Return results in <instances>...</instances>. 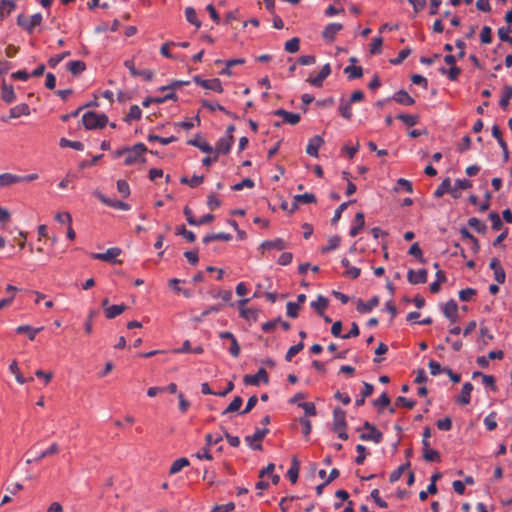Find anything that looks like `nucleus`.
Here are the masks:
<instances>
[{"label": "nucleus", "mask_w": 512, "mask_h": 512, "mask_svg": "<svg viewBox=\"0 0 512 512\" xmlns=\"http://www.w3.org/2000/svg\"><path fill=\"white\" fill-rule=\"evenodd\" d=\"M99 200L109 206V207H113V208H116V209H119V210H122V211H128L130 210V205L123 202V201H120V200H111L107 197H105L104 195H99L98 196Z\"/></svg>", "instance_id": "obj_21"}, {"label": "nucleus", "mask_w": 512, "mask_h": 512, "mask_svg": "<svg viewBox=\"0 0 512 512\" xmlns=\"http://www.w3.org/2000/svg\"><path fill=\"white\" fill-rule=\"evenodd\" d=\"M411 54L410 48H405L401 50L398 54V56L394 59L390 60V63L393 65H399L401 64L409 55Z\"/></svg>", "instance_id": "obj_59"}, {"label": "nucleus", "mask_w": 512, "mask_h": 512, "mask_svg": "<svg viewBox=\"0 0 512 512\" xmlns=\"http://www.w3.org/2000/svg\"><path fill=\"white\" fill-rule=\"evenodd\" d=\"M286 248V243L282 238H276L274 240H266L259 246V250L264 253L266 250H278L281 251Z\"/></svg>", "instance_id": "obj_14"}, {"label": "nucleus", "mask_w": 512, "mask_h": 512, "mask_svg": "<svg viewBox=\"0 0 512 512\" xmlns=\"http://www.w3.org/2000/svg\"><path fill=\"white\" fill-rule=\"evenodd\" d=\"M365 225V216L362 212H358L354 218V225L350 228L349 234L352 237H355L360 233Z\"/></svg>", "instance_id": "obj_23"}, {"label": "nucleus", "mask_w": 512, "mask_h": 512, "mask_svg": "<svg viewBox=\"0 0 512 512\" xmlns=\"http://www.w3.org/2000/svg\"><path fill=\"white\" fill-rule=\"evenodd\" d=\"M127 309V306L125 304L120 305H111L105 308V316L108 319H113L123 313Z\"/></svg>", "instance_id": "obj_25"}, {"label": "nucleus", "mask_w": 512, "mask_h": 512, "mask_svg": "<svg viewBox=\"0 0 512 512\" xmlns=\"http://www.w3.org/2000/svg\"><path fill=\"white\" fill-rule=\"evenodd\" d=\"M243 381L246 385L258 386L260 382L267 384L269 377L267 371L264 368H260L254 375H245Z\"/></svg>", "instance_id": "obj_8"}, {"label": "nucleus", "mask_w": 512, "mask_h": 512, "mask_svg": "<svg viewBox=\"0 0 512 512\" xmlns=\"http://www.w3.org/2000/svg\"><path fill=\"white\" fill-rule=\"evenodd\" d=\"M177 140L176 137L174 136H170V137H161V136H158V135H155V134H150L148 135V141L149 142H154V141H158L160 142L162 145H168L172 142H175Z\"/></svg>", "instance_id": "obj_54"}, {"label": "nucleus", "mask_w": 512, "mask_h": 512, "mask_svg": "<svg viewBox=\"0 0 512 512\" xmlns=\"http://www.w3.org/2000/svg\"><path fill=\"white\" fill-rule=\"evenodd\" d=\"M59 452V446L57 443H52V445L47 449V450H44L42 451L37 457H35L34 459H28L26 462L27 463H31V462H39L41 461L43 458L45 457H48V456H51V455H54V454H57Z\"/></svg>", "instance_id": "obj_27"}, {"label": "nucleus", "mask_w": 512, "mask_h": 512, "mask_svg": "<svg viewBox=\"0 0 512 512\" xmlns=\"http://www.w3.org/2000/svg\"><path fill=\"white\" fill-rule=\"evenodd\" d=\"M142 116V111L138 105H132L129 109L125 117L126 122H131L133 120H139Z\"/></svg>", "instance_id": "obj_47"}, {"label": "nucleus", "mask_w": 512, "mask_h": 512, "mask_svg": "<svg viewBox=\"0 0 512 512\" xmlns=\"http://www.w3.org/2000/svg\"><path fill=\"white\" fill-rule=\"evenodd\" d=\"M122 253V250L118 247H112L107 249L104 253H92L91 257L96 260H101L109 263H114L115 259Z\"/></svg>", "instance_id": "obj_9"}, {"label": "nucleus", "mask_w": 512, "mask_h": 512, "mask_svg": "<svg viewBox=\"0 0 512 512\" xmlns=\"http://www.w3.org/2000/svg\"><path fill=\"white\" fill-rule=\"evenodd\" d=\"M187 144L199 148L204 153L213 152V147L208 142L200 139L199 137L189 140Z\"/></svg>", "instance_id": "obj_29"}, {"label": "nucleus", "mask_w": 512, "mask_h": 512, "mask_svg": "<svg viewBox=\"0 0 512 512\" xmlns=\"http://www.w3.org/2000/svg\"><path fill=\"white\" fill-rule=\"evenodd\" d=\"M410 467V462L407 461L405 464L399 466L396 470H394L391 474H390V477H389V480L391 483H394L396 481H398L403 472L408 468Z\"/></svg>", "instance_id": "obj_51"}, {"label": "nucleus", "mask_w": 512, "mask_h": 512, "mask_svg": "<svg viewBox=\"0 0 512 512\" xmlns=\"http://www.w3.org/2000/svg\"><path fill=\"white\" fill-rule=\"evenodd\" d=\"M327 306L328 300L322 295H319L316 301L311 302V307L321 316Z\"/></svg>", "instance_id": "obj_32"}, {"label": "nucleus", "mask_w": 512, "mask_h": 512, "mask_svg": "<svg viewBox=\"0 0 512 512\" xmlns=\"http://www.w3.org/2000/svg\"><path fill=\"white\" fill-rule=\"evenodd\" d=\"M427 276L428 272L426 269H419L418 271L409 269L407 273V279L413 285L426 283Z\"/></svg>", "instance_id": "obj_12"}, {"label": "nucleus", "mask_w": 512, "mask_h": 512, "mask_svg": "<svg viewBox=\"0 0 512 512\" xmlns=\"http://www.w3.org/2000/svg\"><path fill=\"white\" fill-rule=\"evenodd\" d=\"M373 405L378 408L379 412H382L384 408L390 405L388 394L383 392L378 399L373 401Z\"/></svg>", "instance_id": "obj_44"}, {"label": "nucleus", "mask_w": 512, "mask_h": 512, "mask_svg": "<svg viewBox=\"0 0 512 512\" xmlns=\"http://www.w3.org/2000/svg\"><path fill=\"white\" fill-rule=\"evenodd\" d=\"M380 299L378 296H373L369 301L363 302L359 301L357 304V311L359 313H369L372 311L375 307L379 305Z\"/></svg>", "instance_id": "obj_18"}, {"label": "nucleus", "mask_w": 512, "mask_h": 512, "mask_svg": "<svg viewBox=\"0 0 512 512\" xmlns=\"http://www.w3.org/2000/svg\"><path fill=\"white\" fill-rule=\"evenodd\" d=\"M254 185L255 184H254V181L252 179L245 178L241 182L236 183L235 185H233L231 188L234 191H240V190H242L244 188H253Z\"/></svg>", "instance_id": "obj_60"}, {"label": "nucleus", "mask_w": 512, "mask_h": 512, "mask_svg": "<svg viewBox=\"0 0 512 512\" xmlns=\"http://www.w3.org/2000/svg\"><path fill=\"white\" fill-rule=\"evenodd\" d=\"M340 237L339 236H331L329 239H328V244L326 246H323L321 248V252L322 253H328L330 251H333L335 249H337L340 245Z\"/></svg>", "instance_id": "obj_46"}, {"label": "nucleus", "mask_w": 512, "mask_h": 512, "mask_svg": "<svg viewBox=\"0 0 512 512\" xmlns=\"http://www.w3.org/2000/svg\"><path fill=\"white\" fill-rule=\"evenodd\" d=\"M451 182H450V179L449 178H446L442 181V183L440 184V186L434 191V197L435 198H440L442 197L445 193L447 192H451Z\"/></svg>", "instance_id": "obj_39"}, {"label": "nucleus", "mask_w": 512, "mask_h": 512, "mask_svg": "<svg viewBox=\"0 0 512 512\" xmlns=\"http://www.w3.org/2000/svg\"><path fill=\"white\" fill-rule=\"evenodd\" d=\"M234 144L233 136H223L221 137L217 143L215 148L213 149L214 153V161H217L219 154H228L231 150L232 145Z\"/></svg>", "instance_id": "obj_5"}, {"label": "nucleus", "mask_w": 512, "mask_h": 512, "mask_svg": "<svg viewBox=\"0 0 512 512\" xmlns=\"http://www.w3.org/2000/svg\"><path fill=\"white\" fill-rule=\"evenodd\" d=\"M468 225L475 229L478 233H484L487 229L486 224L475 217H472L468 220Z\"/></svg>", "instance_id": "obj_53"}, {"label": "nucleus", "mask_w": 512, "mask_h": 512, "mask_svg": "<svg viewBox=\"0 0 512 512\" xmlns=\"http://www.w3.org/2000/svg\"><path fill=\"white\" fill-rule=\"evenodd\" d=\"M243 399L240 396H235L232 402L228 405V407L222 412L223 415L228 413L236 412L242 406Z\"/></svg>", "instance_id": "obj_48"}, {"label": "nucleus", "mask_w": 512, "mask_h": 512, "mask_svg": "<svg viewBox=\"0 0 512 512\" xmlns=\"http://www.w3.org/2000/svg\"><path fill=\"white\" fill-rule=\"evenodd\" d=\"M294 200L298 204H310L316 202V197L312 193L298 194L294 196Z\"/></svg>", "instance_id": "obj_49"}, {"label": "nucleus", "mask_w": 512, "mask_h": 512, "mask_svg": "<svg viewBox=\"0 0 512 512\" xmlns=\"http://www.w3.org/2000/svg\"><path fill=\"white\" fill-rule=\"evenodd\" d=\"M176 234L182 235L188 242H194L196 239L195 234L192 231L187 230L184 226L178 227Z\"/></svg>", "instance_id": "obj_62"}, {"label": "nucleus", "mask_w": 512, "mask_h": 512, "mask_svg": "<svg viewBox=\"0 0 512 512\" xmlns=\"http://www.w3.org/2000/svg\"><path fill=\"white\" fill-rule=\"evenodd\" d=\"M67 69L73 75H78L86 69V65L83 61L74 60L67 63Z\"/></svg>", "instance_id": "obj_34"}, {"label": "nucleus", "mask_w": 512, "mask_h": 512, "mask_svg": "<svg viewBox=\"0 0 512 512\" xmlns=\"http://www.w3.org/2000/svg\"><path fill=\"white\" fill-rule=\"evenodd\" d=\"M9 371L15 376V379L19 384H24L26 382V378L22 376L15 360L9 365Z\"/></svg>", "instance_id": "obj_50"}, {"label": "nucleus", "mask_w": 512, "mask_h": 512, "mask_svg": "<svg viewBox=\"0 0 512 512\" xmlns=\"http://www.w3.org/2000/svg\"><path fill=\"white\" fill-rule=\"evenodd\" d=\"M299 44V38L293 37L285 43V50L289 53H296L300 48Z\"/></svg>", "instance_id": "obj_57"}, {"label": "nucleus", "mask_w": 512, "mask_h": 512, "mask_svg": "<svg viewBox=\"0 0 512 512\" xmlns=\"http://www.w3.org/2000/svg\"><path fill=\"white\" fill-rule=\"evenodd\" d=\"M16 5L12 0H1L0 1V17L4 18L8 16L14 9Z\"/></svg>", "instance_id": "obj_33"}, {"label": "nucleus", "mask_w": 512, "mask_h": 512, "mask_svg": "<svg viewBox=\"0 0 512 512\" xmlns=\"http://www.w3.org/2000/svg\"><path fill=\"white\" fill-rule=\"evenodd\" d=\"M287 476L293 484L297 482L299 476V463L295 457L292 460V465L287 472Z\"/></svg>", "instance_id": "obj_43"}, {"label": "nucleus", "mask_w": 512, "mask_h": 512, "mask_svg": "<svg viewBox=\"0 0 512 512\" xmlns=\"http://www.w3.org/2000/svg\"><path fill=\"white\" fill-rule=\"evenodd\" d=\"M276 116L282 117L285 123L290 125H296L300 121V115L298 113H293L286 111L284 109H278L274 112Z\"/></svg>", "instance_id": "obj_17"}, {"label": "nucleus", "mask_w": 512, "mask_h": 512, "mask_svg": "<svg viewBox=\"0 0 512 512\" xmlns=\"http://www.w3.org/2000/svg\"><path fill=\"white\" fill-rule=\"evenodd\" d=\"M324 144V139L316 135L312 137L306 147V153L312 157H318L319 148Z\"/></svg>", "instance_id": "obj_15"}, {"label": "nucleus", "mask_w": 512, "mask_h": 512, "mask_svg": "<svg viewBox=\"0 0 512 512\" xmlns=\"http://www.w3.org/2000/svg\"><path fill=\"white\" fill-rule=\"evenodd\" d=\"M269 433V429L263 428V429H256L255 433L253 435H248L245 437V441L248 443V445L254 449V450H260L262 448L261 444H254V442H260L263 440V438Z\"/></svg>", "instance_id": "obj_10"}, {"label": "nucleus", "mask_w": 512, "mask_h": 512, "mask_svg": "<svg viewBox=\"0 0 512 512\" xmlns=\"http://www.w3.org/2000/svg\"><path fill=\"white\" fill-rule=\"evenodd\" d=\"M473 390V385L470 382H466L463 384L461 393L457 399V402L461 405H467L471 400V392Z\"/></svg>", "instance_id": "obj_19"}, {"label": "nucleus", "mask_w": 512, "mask_h": 512, "mask_svg": "<svg viewBox=\"0 0 512 512\" xmlns=\"http://www.w3.org/2000/svg\"><path fill=\"white\" fill-rule=\"evenodd\" d=\"M240 315L248 321L256 322L258 320V310L254 308H240Z\"/></svg>", "instance_id": "obj_42"}, {"label": "nucleus", "mask_w": 512, "mask_h": 512, "mask_svg": "<svg viewBox=\"0 0 512 512\" xmlns=\"http://www.w3.org/2000/svg\"><path fill=\"white\" fill-rule=\"evenodd\" d=\"M1 98L4 102L10 104L16 100V94L12 85H8L5 81L1 87Z\"/></svg>", "instance_id": "obj_22"}, {"label": "nucleus", "mask_w": 512, "mask_h": 512, "mask_svg": "<svg viewBox=\"0 0 512 512\" xmlns=\"http://www.w3.org/2000/svg\"><path fill=\"white\" fill-rule=\"evenodd\" d=\"M125 165H133L139 161H144L143 155L147 151L143 143H137L131 148H125Z\"/></svg>", "instance_id": "obj_3"}, {"label": "nucleus", "mask_w": 512, "mask_h": 512, "mask_svg": "<svg viewBox=\"0 0 512 512\" xmlns=\"http://www.w3.org/2000/svg\"><path fill=\"white\" fill-rule=\"evenodd\" d=\"M70 55L69 51H65L62 54L55 55L48 60V65L51 68H55L64 58Z\"/></svg>", "instance_id": "obj_64"}, {"label": "nucleus", "mask_w": 512, "mask_h": 512, "mask_svg": "<svg viewBox=\"0 0 512 512\" xmlns=\"http://www.w3.org/2000/svg\"><path fill=\"white\" fill-rule=\"evenodd\" d=\"M476 295V290L473 288H466L459 291V298L461 301H470Z\"/></svg>", "instance_id": "obj_63"}, {"label": "nucleus", "mask_w": 512, "mask_h": 512, "mask_svg": "<svg viewBox=\"0 0 512 512\" xmlns=\"http://www.w3.org/2000/svg\"><path fill=\"white\" fill-rule=\"evenodd\" d=\"M82 122L87 130H93L105 127L108 123V118L105 114L90 111L82 116Z\"/></svg>", "instance_id": "obj_1"}, {"label": "nucleus", "mask_w": 512, "mask_h": 512, "mask_svg": "<svg viewBox=\"0 0 512 512\" xmlns=\"http://www.w3.org/2000/svg\"><path fill=\"white\" fill-rule=\"evenodd\" d=\"M59 145L62 148L69 147V148H72V149H75V150H78V151L84 150V144L82 142H80V141H71V140H68L66 138H61L60 141H59Z\"/></svg>", "instance_id": "obj_40"}, {"label": "nucleus", "mask_w": 512, "mask_h": 512, "mask_svg": "<svg viewBox=\"0 0 512 512\" xmlns=\"http://www.w3.org/2000/svg\"><path fill=\"white\" fill-rule=\"evenodd\" d=\"M341 264L343 267L346 268L345 272L343 273L344 277L356 279L360 276L361 270L357 267H354L350 264V261L343 257L341 260Z\"/></svg>", "instance_id": "obj_20"}, {"label": "nucleus", "mask_w": 512, "mask_h": 512, "mask_svg": "<svg viewBox=\"0 0 512 512\" xmlns=\"http://www.w3.org/2000/svg\"><path fill=\"white\" fill-rule=\"evenodd\" d=\"M394 101L399 104L411 106L415 103V100L404 90H399L393 96Z\"/></svg>", "instance_id": "obj_24"}, {"label": "nucleus", "mask_w": 512, "mask_h": 512, "mask_svg": "<svg viewBox=\"0 0 512 512\" xmlns=\"http://www.w3.org/2000/svg\"><path fill=\"white\" fill-rule=\"evenodd\" d=\"M346 413L343 409L336 407L333 410V430L339 431L346 429Z\"/></svg>", "instance_id": "obj_11"}, {"label": "nucleus", "mask_w": 512, "mask_h": 512, "mask_svg": "<svg viewBox=\"0 0 512 512\" xmlns=\"http://www.w3.org/2000/svg\"><path fill=\"white\" fill-rule=\"evenodd\" d=\"M343 28L342 24L340 23H330L328 24L323 32L322 37L327 41H333L335 39L336 34L341 31Z\"/></svg>", "instance_id": "obj_16"}, {"label": "nucleus", "mask_w": 512, "mask_h": 512, "mask_svg": "<svg viewBox=\"0 0 512 512\" xmlns=\"http://www.w3.org/2000/svg\"><path fill=\"white\" fill-rule=\"evenodd\" d=\"M331 74V67L330 64H325L317 76L312 77L310 76L307 81L315 87H321L323 84V81Z\"/></svg>", "instance_id": "obj_13"}, {"label": "nucleus", "mask_w": 512, "mask_h": 512, "mask_svg": "<svg viewBox=\"0 0 512 512\" xmlns=\"http://www.w3.org/2000/svg\"><path fill=\"white\" fill-rule=\"evenodd\" d=\"M303 348H304L303 342H299L298 344L291 346L285 355L286 361H291L292 358L295 355H297Z\"/></svg>", "instance_id": "obj_58"}, {"label": "nucleus", "mask_w": 512, "mask_h": 512, "mask_svg": "<svg viewBox=\"0 0 512 512\" xmlns=\"http://www.w3.org/2000/svg\"><path fill=\"white\" fill-rule=\"evenodd\" d=\"M396 185L397 186L394 188V190L396 192H399L400 189H404L408 193H413V185H412L411 181H409V180H406L404 178H399L397 180Z\"/></svg>", "instance_id": "obj_52"}, {"label": "nucleus", "mask_w": 512, "mask_h": 512, "mask_svg": "<svg viewBox=\"0 0 512 512\" xmlns=\"http://www.w3.org/2000/svg\"><path fill=\"white\" fill-rule=\"evenodd\" d=\"M512 98V86L506 85L503 89L502 97L499 101V105L501 108L506 109L508 107L509 101Z\"/></svg>", "instance_id": "obj_38"}, {"label": "nucleus", "mask_w": 512, "mask_h": 512, "mask_svg": "<svg viewBox=\"0 0 512 512\" xmlns=\"http://www.w3.org/2000/svg\"><path fill=\"white\" fill-rule=\"evenodd\" d=\"M472 186V183L467 179H457L454 183V187L451 189V194L454 198H457V190H466Z\"/></svg>", "instance_id": "obj_36"}, {"label": "nucleus", "mask_w": 512, "mask_h": 512, "mask_svg": "<svg viewBox=\"0 0 512 512\" xmlns=\"http://www.w3.org/2000/svg\"><path fill=\"white\" fill-rule=\"evenodd\" d=\"M185 17L189 23L196 26L197 28H199L201 26V22L197 19V13L194 8L186 7Z\"/></svg>", "instance_id": "obj_45"}, {"label": "nucleus", "mask_w": 512, "mask_h": 512, "mask_svg": "<svg viewBox=\"0 0 512 512\" xmlns=\"http://www.w3.org/2000/svg\"><path fill=\"white\" fill-rule=\"evenodd\" d=\"M442 312L446 318L454 317L458 313V304L454 299L446 302L442 307Z\"/></svg>", "instance_id": "obj_30"}, {"label": "nucleus", "mask_w": 512, "mask_h": 512, "mask_svg": "<svg viewBox=\"0 0 512 512\" xmlns=\"http://www.w3.org/2000/svg\"><path fill=\"white\" fill-rule=\"evenodd\" d=\"M43 20L41 13L33 14L30 18L23 14L18 15L17 25L25 29L28 33H32L36 26H39Z\"/></svg>", "instance_id": "obj_4"}, {"label": "nucleus", "mask_w": 512, "mask_h": 512, "mask_svg": "<svg viewBox=\"0 0 512 512\" xmlns=\"http://www.w3.org/2000/svg\"><path fill=\"white\" fill-rule=\"evenodd\" d=\"M339 113L346 120H350L353 115L351 103L349 101H345L344 99H341V102L339 105Z\"/></svg>", "instance_id": "obj_35"}, {"label": "nucleus", "mask_w": 512, "mask_h": 512, "mask_svg": "<svg viewBox=\"0 0 512 512\" xmlns=\"http://www.w3.org/2000/svg\"><path fill=\"white\" fill-rule=\"evenodd\" d=\"M193 81L205 89L212 90L217 93L223 92L222 83L218 78L202 79L200 76H194Z\"/></svg>", "instance_id": "obj_7"}, {"label": "nucleus", "mask_w": 512, "mask_h": 512, "mask_svg": "<svg viewBox=\"0 0 512 512\" xmlns=\"http://www.w3.org/2000/svg\"><path fill=\"white\" fill-rule=\"evenodd\" d=\"M440 72L442 74H447L451 81H456L461 73V69L458 66H451L447 71L446 68L443 67L440 69Z\"/></svg>", "instance_id": "obj_55"}, {"label": "nucleus", "mask_w": 512, "mask_h": 512, "mask_svg": "<svg viewBox=\"0 0 512 512\" xmlns=\"http://www.w3.org/2000/svg\"><path fill=\"white\" fill-rule=\"evenodd\" d=\"M41 330H42V328H32L29 325H21L16 328V332L18 334H23V333L27 334L29 340H31V341L35 339L36 334L38 332H40Z\"/></svg>", "instance_id": "obj_31"}, {"label": "nucleus", "mask_w": 512, "mask_h": 512, "mask_svg": "<svg viewBox=\"0 0 512 512\" xmlns=\"http://www.w3.org/2000/svg\"><path fill=\"white\" fill-rule=\"evenodd\" d=\"M364 429H367L368 432L360 434V439L363 441H373L378 444L382 441L383 434L380 432L375 425L366 421L363 425Z\"/></svg>", "instance_id": "obj_6"}, {"label": "nucleus", "mask_w": 512, "mask_h": 512, "mask_svg": "<svg viewBox=\"0 0 512 512\" xmlns=\"http://www.w3.org/2000/svg\"><path fill=\"white\" fill-rule=\"evenodd\" d=\"M189 465V461L187 458H179L177 460H175L171 467H170V470H169V473L170 474H176L178 472H180L184 467L188 466Z\"/></svg>", "instance_id": "obj_41"}, {"label": "nucleus", "mask_w": 512, "mask_h": 512, "mask_svg": "<svg viewBox=\"0 0 512 512\" xmlns=\"http://www.w3.org/2000/svg\"><path fill=\"white\" fill-rule=\"evenodd\" d=\"M422 445H423V458L429 462H438L440 461V453L434 449H431V443L429 442V438L431 437V429L426 427L423 431L422 435Z\"/></svg>", "instance_id": "obj_2"}, {"label": "nucleus", "mask_w": 512, "mask_h": 512, "mask_svg": "<svg viewBox=\"0 0 512 512\" xmlns=\"http://www.w3.org/2000/svg\"><path fill=\"white\" fill-rule=\"evenodd\" d=\"M20 181H22L21 176H17V175L10 174V173L0 174V187L10 186V185H12L14 183H18Z\"/></svg>", "instance_id": "obj_28"}, {"label": "nucleus", "mask_w": 512, "mask_h": 512, "mask_svg": "<svg viewBox=\"0 0 512 512\" xmlns=\"http://www.w3.org/2000/svg\"><path fill=\"white\" fill-rule=\"evenodd\" d=\"M480 40L483 44H489L492 41V30L489 26H484L480 33Z\"/></svg>", "instance_id": "obj_61"}, {"label": "nucleus", "mask_w": 512, "mask_h": 512, "mask_svg": "<svg viewBox=\"0 0 512 512\" xmlns=\"http://www.w3.org/2000/svg\"><path fill=\"white\" fill-rule=\"evenodd\" d=\"M29 114H30L29 106L25 103H22V104L14 106L10 109L9 118H18L22 115L28 116Z\"/></svg>", "instance_id": "obj_26"}, {"label": "nucleus", "mask_w": 512, "mask_h": 512, "mask_svg": "<svg viewBox=\"0 0 512 512\" xmlns=\"http://www.w3.org/2000/svg\"><path fill=\"white\" fill-rule=\"evenodd\" d=\"M397 119L401 120L405 125L411 127L417 124L418 117L412 114H399Z\"/></svg>", "instance_id": "obj_56"}, {"label": "nucleus", "mask_w": 512, "mask_h": 512, "mask_svg": "<svg viewBox=\"0 0 512 512\" xmlns=\"http://www.w3.org/2000/svg\"><path fill=\"white\" fill-rule=\"evenodd\" d=\"M344 73L347 74L349 79H357L362 77L363 69L360 66L349 65L345 67Z\"/></svg>", "instance_id": "obj_37"}]
</instances>
